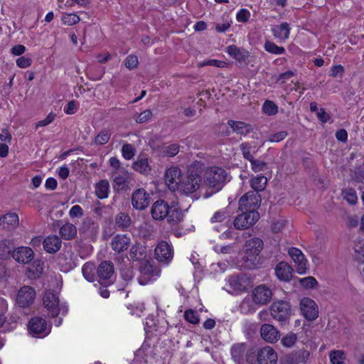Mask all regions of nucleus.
Returning a JSON list of instances; mask_svg holds the SVG:
<instances>
[{"label":"nucleus","mask_w":364,"mask_h":364,"mask_svg":"<svg viewBox=\"0 0 364 364\" xmlns=\"http://www.w3.org/2000/svg\"><path fill=\"white\" fill-rule=\"evenodd\" d=\"M173 250L165 241H161L155 248L156 259L160 262L168 263L173 257Z\"/></svg>","instance_id":"nucleus-18"},{"label":"nucleus","mask_w":364,"mask_h":364,"mask_svg":"<svg viewBox=\"0 0 364 364\" xmlns=\"http://www.w3.org/2000/svg\"><path fill=\"white\" fill-rule=\"evenodd\" d=\"M309 352L304 349H300L289 355V360L292 364H298L300 363H305L309 357Z\"/></svg>","instance_id":"nucleus-36"},{"label":"nucleus","mask_w":364,"mask_h":364,"mask_svg":"<svg viewBox=\"0 0 364 364\" xmlns=\"http://www.w3.org/2000/svg\"><path fill=\"white\" fill-rule=\"evenodd\" d=\"M344 353L341 350H333L330 353V360L332 364H343Z\"/></svg>","instance_id":"nucleus-47"},{"label":"nucleus","mask_w":364,"mask_h":364,"mask_svg":"<svg viewBox=\"0 0 364 364\" xmlns=\"http://www.w3.org/2000/svg\"><path fill=\"white\" fill-rule=\"evenodd\" d=\"M69 214L71 218L81 217L83 215V210L79 205H75L71 208Z\"/></svg>","instance_id":"nucleus-63"},{"label":"nucleus","mask_w":364,"mask_h":364,"mask_svg":"<svg viewBox=\"0 0 364 364\" xmlns=\"http://www.w3.org/2000/svg\"><path fill=\"white\" fill-rule=\"evenodd\" d=\"M132 167L135 171L144 174H146L151 171L147 159L137 160L133 164Z\"/></svg>","instance_id":"nucleus-41"},{"label":"nucleus","mask_w":364,"mask_h":364,"mask_svg":"<svg viewBox=\"0 0 364 364\" xmlns=\"http://www.w3.org/2000/svg\"><path fill=\"white\" fill-rule=\"evenodd\" d=\"M299 282L301 286L308 289H312L318 284L316 279L313 277H308L301 279Z\"/></svg>","instance_id":"nucleus-52"},{"label":"nucleus","mask_w":364,"mask_h":364,"mask_svg":"<svg viewBox=\"0 0 364 364\" xmlns=\"http://www.w3.org/2000/svg\"><path fill=\"white\" fill-rule=\"evenodd\" d=\"M229 284L232 292L238 294L247 290L250 285V279L245 274L232 276L229 279Z\"/></svg>","instance_id":"nucleus-14"},{"label":"nucleus","mask_w":364,"mask_h":364,"mask_svg":"<svg viewBox=\"0 0 364 364\" xmlns=\"http://www.w3.org/2000/svg\"><path fill=\"white\" fill-rule=\"evenodd\" d=\"M151 117H152L151 111L150 109H146L136 116L135 121L137 123H140V124L144 123V122H147L148 120H149Z\"/></svg>","instance_id":"nucleus-53"},{"label":"nucleus","mask_w":364,"mask_h":364,"mask_svg":"<svg viewBox=\"0 0 364 364\" xmlns=\"http://www.w3.org/2000/svg\"><path fill=\"white\" fill-rule=\"evenodd\" d=\"M28 328L30 333L34 336L44 337L50 331V328L47 326L46 320L38 316L32 318L29 321Z\"/></svg>","instance_id":"nucleus-8"},{"label":"nucleus","mask_w":364,"mask_h":364,"mask_svg":"<svg viewBox=\"0 0 364 364\" xmlns=\"http://www.w3.org/2000/svg\"><path fill=\"white\" fill-rule=\"evenodd\" d=\"M287 134L286 131H281L276 134H271L268 140L271 142H279L286 138Z\"/></svg>","instance_id":"nucleus-61"},{"label":"nucleus","mask_w":364,"mask_h":364,"mask_svg":"<svg viewBox=\"0 0 364 364\" xmlns=\"http://www.w3.org/2000/svg\"><path fill=\"white\" fill-rule=\"evenodd\" d=\"M134 146L129 144L123 145L122 149V155L126 159H131L134 155Z\"/></svg>","instance_id":"nucleus-54"},{"label":"nucleus","mask_w":364,"mask_h":364,"mask_svg":"<svg viewBox=\"0 0 364 364\" xmlns=\"http://www.w3.org/2000/svg\"><path fill=\"white\" fill-rule=\"evenodd\" d=\"M130 238L127 235L117 234L112 239L111 247L116 252L127 250L130 245Z\"/></svg>","instance_id":"nucleus-22"},{"label":"nucleus","mask_w":364,"mask_h":364,"mask_svg":"<svg viewBox=\"0 0 364 364\" xmlns=\"http://www.w3.org/2000/svg\"><path fill=\"white\" fill-rule=\"evenodd\" d=\"M250 161L251 163L252 169L255 172L263 171L265 168H267V164L264 161L256 160L254 158Z\"/></svg>","instance_id":"nucleus-56"},{"label":"nucleus","mask_w":364,"mask_h":364,"mask_svg":"<svg viewBox=\"0 0 364 364\" xmlns=\"http://www.w3.org/2000/svg\"><path fill=\"white\" fill-rule=\"evenodd\" d=\"M227 51L230 55L233 57L240 63L247 65L248 64V58L250 53L244 48H240L235 45H231L227 48Z\"/></svg>","instance_id":"nucleus-24"},{"label":"nucleus","mask_w":364,"mask_h":364,"mask_svg":"<svg viewBox=\"0 0 364 364\" xmlns=\"http://www.w3.org/2000/svg\"><path fill=\"white\" fill-rule=\"evenodd\" d=\"M110 132L107 129H102L95 139V143L97 145L107 144L110 139Z\"/></svg>","instance_id":"nucleus-42"},{"label":"nucleus","mask_w":364,"mask_h":364,"mask_svg":"<svg viewBox=\"0 0 364 364\" xmlns=\"http://www.w3.org/2000/svg\"><path fill=\"white\" fill-rule=\"evenodd\" d=\"M201 180L197 170L189 168L186 175L182 177L177 189L186 195L193 193L199 188Z\"/></svg>","instance_id":"nucleus-2"},{"label":"nucleus","mask_w":364,"mask_h":364,"mask_svg":"<svg viewBox=\"0 0 364 364\" xmlns=\"http://www.w3.org/2000/svg\"><path fill=\"white\" fill-rule=\"evenodd\" d=\"M11 242L9 240L0 241V259H7L11 257L12 251L10 247Z\"/></svg>","instance_id":"nucleus-40"},{"label":"nucleus","mask_w":364,"mask_h":364,"mask_svg":"<svg viewBox=\"0 0 364 364\" xmlns=\"http://www.w3.org/2000/svg\"><path fill=\"white\" fill-rule=\"evenodd\" d=\"M82 274L86 280L93 282L95 279V274L92 272V266L89 264H85L82 267Z\"/></svg>","instance_id":"nucleus-51"},{"label":"nucleus","mask_w":364,"mask_h":364,"mask_svg":"<svg viewBox=\"0 0 364 364\" xmlns=\"http://www.w3.org/2000/svg\"><path fill=\"white\" fill-rule=\"evenodd\" d=\"M35 297V289L30 286H23L18 291L16 302L20 307L26 308L33 303Z\"/></svg>","instance_id":"nucleus-10"},{"label":"nucleus","mask_w":364,"mask_h":364,"mask_svg":"<svg viewBox=\"0 0 364 364\" xmlns=\"http://www.w3.org/2000/svg\"><path fill=\"white\" fill-rule=\"evenodd\" d=\"M263 241L258 237L247 240L242 247V253L259 255L263 249Z\"/></svg>","instance_id":"nucleus-23"},{"label":"nucleus","mask_w":364,"mask_h":364,"mask_svg":"<svg viewBox=\"0 0 364 364\" xmlns=\"http://www.w3.org/2000/svg\"><path fill=\"white\" fill-rule=\"evenodd\" d=\"M109 183L107 180H101L95 185V194L100 199H105L108 197Z\"/></svg>","instance_id":"nucleus-37"},{"label":"nucleus","mask_w":364,"mask_h":364,"mask_svg":"<svg viewBox=\"0 0 364 364\" xmlns=\"http://www.w3.org/2000/svg\"><path fill=\"white\" fill-rule=\"evenodd\" d=\"M272 296L271 289L265 285H259L252 291V299L255 304L264 305L269 302Z\"/></svg>","instance_id":"nucleus-17"},{"label":"nucleus","mask_w":364,"mask_h":364,"mask_svg":"<svg viewBox=\"0 0 364 364\" xmlns=\"http://www.w3.org/2000/svg\"><path fill=\"white\" fill-rule=\"evenodd\" d=\"M228 124L232 129L233 132L241 135H246L253 130L251 124L240 121L230 119Z\"/></svg>","instance_id":"nucleus-30"},{"label":"nucleus","mask_w":364,"mask_h":364,"mask_svg":"<svg viewBox=\"0 0 364 364\" xmlns=\"http://www.w3.org/2000/svg\"><path fill=\"white\" fill-rule=\"evenodd\" d=\"M278 356L277 352L270 346H265L257 351L258 364H277Z\"/></svg>","instance_id":"nucleus-12"},{"label":"nucleus","mask_w":364,"mask_h":364,"mask_svg":"<svg viewBox=\"0 0 364 364\" xmlns=\"http://www.w3.org/2000/svg\"><path fill=\"white\" fill-rule=\"evenodd\" d=\"M80 17L75 14H65L62 16V21L64 24L73 26L80 21Z\"/></svg>","instance_id":"nucleus-49"},{"label":"nucleus","mask_w":364,"mask_h":364,"mask_svg":"<svg viewBox=\"0 0 364 364\" xmlns=\"http://www.w3.org/2000/svg\"><path fill=\"white\" fill-rule=\"evenodd\" d=\"M129 256L133 261L143 260L146 257V247L139 243L134 244L129 250Z\"/></svg>","instance_id":"nucleus-31"},{"label":"nucleus","mask_w":364,"mask_h":364,"mask_svg":"<svg viewBox=\"0 0 364 364\" xmlns=\"http://www.w3.org/2000/svg\"><path fill=\"white\" fill-rule=\"evenodd\" d=\"M351 180L357 183H364V168L355 167L351 175Z\"/></svg>","instance_id":"nucleus-48"},{"label":"nucleus","mask_w":364,"mask_h":364,"mask_svg":"<svg viewBox=\"0 0 364 364\" xmlns=\"http://www.w3.org/2000/svg\"><path fill=\"white\" fill-rule=\"evenodd\" d=\"M165 181L170 189H177L182 179L181 169L178 167H171L165 173Z\"/></svg>","instance_id":"nucleus-20"},{"label":"nucleus","mask_w":364,"mask_h":364,"mask_svg":"<svg viewBox=\"0 0 364 364\" xmlns=\"http://www.w3.org/2000/svg\"><path fill=\"white\" fill-rule=\"evenodd\" d=\"M247 350V345L245 343L234 344L230 350L231 358L236 364L244 363V355Z\"/></svg>","instance_id":"nucleus-27"},{"label":"nucleus","mask_w":364,"mask_h":364,"mask_svg":"<svg viewBox=\"0 0 364 364\" xmlns=\"http://www.w3.org/2000/svg\"><path fill=\"white\" fill-rule=\"evenodd\" d=\"M114 221L115 227L122 230H127L132 224V219L127 213H119L117 214Z\"/></svg>","instance_id":"nucleus-32"},{"label":"nucleus","mask_w":364,"mask_h":364,"mask_svg":"<svg viewBox=\"0 0 364 364\" xmlns=\"http://www.w3.org/2000/svg\"><path fill=\"white\" fill-rule=\"evenodd\" d=\"M301 311L306 319L314 321L318 317V306L315 301L309 298H304L301 300Z\"/></svg>","instance_id":"nucleus-13"},{"label":"nucleus","mask_w":364,"mask_h":364,"mask_svg":"<svg viewBox=\"0 0 364 364\" xmlns=\"http://www.w3.org/2000/svg\"><path fill=\"white\" fill-rule=\"evenodd\" d=\"M179 151V146L176 144H171L166 146L164 151V153L167 156H176Z\"/></svg>","instance_id":"nucleus-59"},{"label":"nucleus","mask_w":364,"mask_h":364,"mask_svg":"<svg viewBox=\"0 0 364 364\" xmlns=\"http://www.w3.org/2000/svg\"><path fill=\"white\" fill-rule=\"evenodd\" d=\"M55 116H56L55 114H54L53 112L49 113L46 119L39 121L36 124V128H38V127H45V126L48 125L54 120Z\"/></svg>","instance_id":"nucleus-62"},{"label":"nucleus","mask_w":364,"mask_h":364,"mask_svg":"<svg viewBox=\"0 0 364 364\" xmlns=\"http://www.w3.org/2000/svg\"><path fill=\"white\" fill-rule=\"evenodd\" d=\"M275 274L279 279L289 281L292 275V268L286 262H279L275 268Z\"/></svg>","instance_id":"nucleus-29"},{"label":"nucleus","mask_w":364,"mask_h":364,"mask_svg":"<svg viewBox=\"0 0 364 364\" xmlns=\"http://www.w3.org/2000/svg\"><path fill=\"white\" fill-rule=\"evenodd\" d=\"M138 63L137 57L136 55H130L126 58L124 65L129 69H134L137 66Z\"/></svg>","instance_id":"nucleus-60"},{"label":"nucleus","mask_w":364,"mask_h":364,"mask_svg":"<svg viewBox=\"0 0 364 364\" xmlns=\"http://www.w3.org/2000/svg\"><path fill=\"white\" fill-rule=\"evenodd\" d=\"M297 341V335L293 332H289L285 335L281 340L282 344L287 348L292 347Z\"/></svg>","instance_id":"nucleus-43"},{"label":"nucleus","mask_w":364,"mask_h":364,"mask_svg":"<svg viewBox=\"0 0 364 364\" xmlns=\"http://www.w3.org/2000/svg\"><path fill=\"white\" fill-rule=\"evenodd\" d=\"M237 265L243 269L252 270L260 267L261 262L259 255L242 253L241 259Z\"/></svg>","instance_id":"nucleus-16"},{"label":"nucleus","mask_w":364,"mask_h":364,"mask_svg":"<svg viewBox=\"0 0 364 364\" xmlns=\"http://www.w3.org/2000/svg\"><path fill=\"white\" fill-rule=\"evenodd\" d=\"M264 48L267 52L273 54H282L285 52L284 47L278 46L271 41H267L265 43Z\"/></svg>","instance_id":"nucleus-46"},{"label":"nucleus","mask_w":364,"mask_h":364,"mask_svg":"<svg viewBox=\"0 0 364 364\" xmlns=\"http://www.w3.org/2000/svg\"><path fill=\"white\" fill-rule=\"evenodd\" d=\"M261 337L268 343H276L280 338L279 331L272 325L264 323L260 328Z\"/></svg>","instance_id":"nucleus-21"},{"label":"nucleus","mask_w":364,"mask_h":364,"mask_svg":"<svg viewBox=\"0 0 364 364\" xmlns=\"http://www.w3.org/2000/svg\"><path fill=\"white\" fill-rule=\"evenodd\" d=\"M267 183V179L264 176H256L250 180V186L257 193L265 188Z\"/></svg>","instance_id":"nucleus-39"},{"label":"nucleus","mask_w":364,"mask_h":364,"mask_svg":"<svg viewBox=\"0 0 364 364\" xmlns=\"http://www.w3.org/2000/svg\"><path fill=\"white\" fill-rule=\"evenodd\" d=\"M183 214L178 205H172L170 206V211L166 217L169 224L176 225L183 220Z\"/></svg>","instance_id":"nucleus-33"},{"label":"nucleus","mask_w":364,"mask_h":364,"mask_svg":"<svg viewBox=\"0 0 364 364\" xmlns=\"http://www.w3.org/2000/svg\"><path fill=\"white\" fill-rule=\"evenodd\" d=\"M18 222V216L15 213H9L0 218V226L8 230L16 228Z\"/></svg>","instance_id":"nucleus-28"},{"label":"nucleus","mask_w":364,"mask_h":364,"mask_svg":"<svg viewBox=\"0 0 364 364\" xmlns=\"http://www.w3.org/2000/svg\"><path fill=\"white\" fill-rule=\"evenodd\" d=\"M61 244L62 241L57 235L48 236L43 242V249L50 254L57 252L60 249Z\"/></svg>","instance_id":"nucleus-26"},{"label":"nucleus","mask_w":364,"mask_h":364,"mask_svg":"<svg viewBox=\"0 0 364 364\" xmlns=\"http://www.w3.org/2000/svg\"><path fill=\"white\" fill-rule=\"evenodd\" d=\"M126 186V180L124 176H118L114 179L113 187L115 190H124Z\"/></svg>","instance_id":"nucleus-58"},{"label":"nucleus","mask_w":364,"mask_h":364,"mask_svg":"<svg viewBox=\"0 0 364 364\" xmlns=\"http://www.w3.org/2000/svg\"><path fill=\"white\" fill-rule=\"evenodd\" d=\"M11 257L18 263L28 264L34 258V252L29 247H18L12 251Z\"/></svg>","instance_id":"nucleus-15"},{"label":"nucleus","mask_w":364,"mask_h":364,"mask_svg":"<svg viewBox=\"0 0 364 364\" xmlns=\"http://www.w3.org/2000/svg\"><path fill=\"white\" fill-rule=\"evenodd\" d=\"M114 264L110 261L102 262L97 267V274L100 281H105V284H111L110 280L114 274Z\"/></svg>","instance_id":"nucleus-19"},{"label":"nucleus","mask_w":364,"mask_h":364,"mask_svg":"<svg viewBox=\"0 0 364 364\" xmlns=\"http://www.w3.org/2000/svg\"><path fill=\"white\" fill-rule=\"evenodd\" d=\"M259 220L257 212H245L239 215L234 221V226L236 229L243 230L253 225Z\"/></svg>","instance_id":"nucleus-9"},{"label":"nucleus","mask_w":364,"mask_h":364,"mask_svg":"<svg viewBox=\"0 0 364 364\" xmlns=\"http://www.w3.org/2000/svg\"><path fill=\"white\" fill-rule=\"evenodd\" d=\"M260 196L255 191H249L243 195L239 200V208L245 212H257L260 203Z\"/></svg>","instance_id":"nucleus-5"},{"label":"nucleus","mask_w":364,"mask_h":364,"mask_svg":"<svg viewBox=\"0 0 364 364\" xmlns=\"http://www.w3.org/2000/svg\"><path fill=\"white\" fill-rule=\"evenodd\" d=\"M240 150L242 152V155L245 159L248 160L249 161L250 160H252L254 158L253 156L250 154V145L248 143H242L240 145Z\"/></svg>","instance_id":"nucleus-57"},{"label":"nucleus","mask_w":364,"mask_h":364,"mask_svg":"<svg viewBox=\"0 0 364 364\" xmlns=\"http://www.w3.org/2000/svg\"><path fill=\"white\" fill-rule=\"evenodd\" d=\"M60 235L66 240H72L77 235V228L71 223H65L60 228Z\"/></svg>","instance_id":"nucleus-35"},{"label":"nucleus","mask_w":364,"mask_h":364,"mask_svg":"<svg viewBox=\"0 0 364 364\" xmlns=\"http://www.w3.org/2000/svg\"><path fill=\"white\" fill-rule=\"evenodd\" d=\"M250 16V13L247 9H241L237 14V20L240 22H246Z\"/></svg>","instance_id":"nucleus-64"},{"label":"nucleus","mask_w":364,"mask_h":364,"mask_svg":"<svg viewBox=\"0 0 364 364\" xmlns=\"http://www.w3.org/2000/svg\"><path fill=\"white\" fill-rule=\"evenodd\" d=\"M141 276L139 277V282L141 285L146 284L154 276L159 274V269H157L154 261L144 260L141 263L139 267Z\"/></svg>","instance_id":"nucleus-6"},{"label":"nucleus","mask_w":364,"mask_h":364,"mask_svg":"<svg viewBox=\"0 0 364 364\" xmlns=\"http://www.w3.org/2000/svg\"><path fill=\"white\" fill-rule=\"evenodd\" d=\"M272 31L276 38L286 40L289 38L290 27L289 23H283L280 25L274 26Z\"/></svg>","instance_id":"nucleus-34"},{"label":"nucleus","mask_w":364,"mask_h":364,"mask_svg":"<svg viewBox=\"0 0 364 364\" xmlns=\"http://www.w3.org/2000/svg\"><path fill=\"white\" fill-rule=\"evenodd\" d=\"M43 302L45 308L48 311V314L50 317H57L60 312L62 315H65L68 311V309L65 306L62 305L60 306V301L58 295L50 291H48L45 293Z\"/></svg>","instance_id":"nucleus-3"},{"label":"nucleus","mask_w":364,"mask_h":364,"mask_svg":"<svg viewBox=\"0 0 364 364\" xmlns=\"http://www.w3.org/2000/svg\"><path fill=\"white\" fill-rule=\"evenodd\" d=\"M289 255L293 259L294 262L297 264V272L299 274H303L306 271V260L301 251L296 247L289 248Z\"/></svg>","instance_id":"nucleus-25"},{"label":"nucleus","mask_w":364,"mask_h":364,"mask_svg":"<svg viewBox=\"0 0 364 364\" xmlns=\"http://www.w3.org/2000/svg\"><path fill=\"white\" fill-rule=\"evenodd\" d=\"M342 194L344 196V198L350 204L354 205L356 203L358 197L355 191L353 188H347L346 190H343Z\"/></svg>","instance_id":"nucleus-45"},{"label":"nucleus","mask_w":364,"mask_h":364,"mask_svg":"<svg viewBox=\"0 0 364 364\" xmlns=\"http://www.w3.org/2000/svg\"><path fill=\"white\" fill-rule=\"evenodd\" d=\"M263 111L268 115H273L277 112V106L270 100H266L263 105Z\"/></svg>","instance_id":"nucleus-50"},{"label":"nucleus","mask_w":364,"mask_h":364,"mask_svg":"<svg viewBox=\"0 0 364 364\" xmlns=\"http://www.w3.org/2000/svg\"><path fill=\"white\" fill-rule=\"evenodd\" d=\"M170 211V205L164 200H157L155 201L151 208V217L154 220H163Z\"/></svg>","instance_id":"nucleus-11"},{"label":"nucleus","mask_w":364,"mask_h":364,"mask_svg":"<svg viewBox=\"0 0 364 364\" xmlns=\"http://www.w3.org/2000/svg\"><path fill=\"white\" fill-rule=\"evenodd\" d=\"M355 259L360 262L364 263V243L358 242L354 245Z\"/></svg>","instance_id":"nucleus-44"},{"label":"nucleus","mask_w":364,"mask_h":364,"mask_svg":"<svg viewBox=\"0 0 364 364\" xmlns=\"http://www.w3.org/2000/svg\"><path fill=\"white\" fill-rule=\"evenodd\" d=\"M227 178L226 171L220 167H212L208 168L205 173L204 183L209 188H214L215 191L206 192L204 194L205 198H209L213 193L219 191L223 186Z\"/></svg>","instance_id":"nucleus-1"},{"label":"nucleus","mask_w":364,"mask_h":364,"mask_svg":"<svg viewBox=\"0 0 364 364\" xmlns=\"http://www.w3.org/2000/svg\"><path fill=\"white\" fill-rule=\"evenodd\" d=\"M271 315L272 317L282 323L289 321L292 310L290 304L284 300L275 301L271 305Z\"/></svg>","instance_id":"nucleus-4"},{"label":"nucleus","mask_w":364,"mask_h":364,"mask_svg":"<svg viewBox=\"0 0 364 364\" xmlns=\"http://www.w3.org/2000/svg\"><path fill=\"white\" fill-rule=\"evenodd\" d=\"M151 201L150 194L144 188L135 190L132 196V205L139 210L146 209Z\"/></svg>","instance_id":"nucleus-7"},{"label":"nucleus","mask_w":364,"mask_h":364,"mask_svg":"<svg viewBox=\"0 0 364 364\" xmlns=\"http://www.w3.org/2000/svg\"><path fill=\"white\" fill-rule=\"evenodd\" d=\"M184 316L187 321L193 324H196L199 322V318L197 316V313L192 309L186 311Z\"/></svg>","instance_id":"nucleus-55"},{"label":"nucleus","mask_w":364,"mask_h":364,"mask_svg":"<svg viewBox=\"0 0 364 364\" xmlns=\"http://www.w3.org/2000/svg\"><path fill=\"white\" fill-rule=\"evenodd\" d=\"M44 269V262L41 259H36L28 268L30 274L28 277L36 279L40 277L43 274Z\"/></svg>","instance_id":"nucleus-38"}]
</instances>
